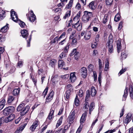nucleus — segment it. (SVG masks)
Listing matches in <instances>:
<instances>
[{"mask_svg":"<svg viewBox=\"0 0 133 133\" xmlns=\"http://www.w3.org/2000/svg\"><path fill=\"white\" fill-rule=\"evenodd\" d=\"M25 103H22L20 104L17 108V111H21L19 114H20V115L21 116H24L29 111L30 106L28 105L25 107Z\"/></svg>","mask_w":133,"mask_h":133,"instance_id":"obj_1","label":"nucleus"},{"mask_svg":"<svg viewBox=\"0 0 133 133\" xmlns=\"http://www.w3.org/2000/svg\"><path fill=\"white\" fill-rule=\"evenodd\" d=\"M32 31H31V34L28 36L29 33L28 30L26 29H23L21 31V34L22 37L25 38L27 42V46L29 47L30 46V42L31 39Z\"/></svg>","mask_w":133,"mask_h":133,"instance_id":"obj_2","label":"nucleus"},{"mask_svg":"<svg viewBox=\"0 0 133 133\" xmlns=\"http://www.w3.org/2000/svg\"><path fill=\"white\" fill-rule=\"evenodd\" d=\"M113 37L112 34H110L108 37V40L106 45L108 48V52L110 54L114 52V49L113 43Z\"/></svg>","mask_w":133,"mask_h":133,"instance_id":"obj_3","label":"nucleus"},{"mask_svg":"<svg viewBox=\"0 0 133 133\" xmlns=\"http://www.w3.org/2000/svg\"><path fill=\"white\" fill-rule=\"evenodd\" d=\"M14 110L15 108L13 106H9L8 107H6L3 110V115L5 116H7L9 115L8 116H11V115H12V116H19V115H15L14 114L12 115V113Z\"/></svg>","mask_w":133,"mask_h":133,"instance_id":"obj_4","label":"nucleus"},{"mask_svg":"<svg viewBox=\"0 0 133 133\" xmlns=\"http://www.w3.org/2000/svg\"><path fill=\"white\" fill-rule=\"evenodd\" d=\"M71 45V43L68 42L63 49V51L59 55L58 58L59 59H62L63 58L66 57L69 49V46Z\"/></svg>","mask_w":133,"mask_h":133,"instance_id":"obj_5","label":"nucleus"},{"mask_svg":"<svg viewBox=\"0 0 133 133\" xmlns=\"http://www.w3.org/2000/svg\"><path fill=\"white\" fill-rule=\"evenodd\" d=\"M93 16V14L92 12L85 11L84 14L82 17V20L84 23L88 22Z\"/></svg>","mask_w":133,"mask_h":133,"instance_id":"obj_6","label":"nucleus"},{"mask_svg":"<svg viewBox=\"0 0 133 133\" xmlns=\"http://www.w3.org/2000/svg\"><path fill=\"white\" fill-rule=\"evenodd\" d=\"M90 97V91L89 90H88L86 92V95L85 98L84 103L83 104V108L88 109L87 108V106L88 107L89 106V98Z\"/></svg>","mask_w":133,"mask_h":133,"instance_id":"obj_7","label":"nucleus"},{"mask_svg":"<svg viewBox=\"0 0 133 133\" xmlns=\"http://www.w3.org/2000/svg\"><path fill=\"white\" fill-rule=\"evenodd\" d=\"M27 18L30 22H33L36 20V16L32 10L30 11V13L28 12L26 14Z\"/></svg>","mask_w":133,"mask_h":133,"instance_id":"obj_8","label":"nucleus"},{"mask_svg":"<svg viewBox=\"0 0 133 133\" xmlns=\"http://www.w3.org/2000/svg\"><path fill=\"white\" fill-rule=\"evenodd\" d=\"M58 67L61 69H63L65 70H68V67H66V65L64 61L61 59H59L58 62Z\"/></svg>","mask_w":133,"mask_h":133,"instance_id":"obj_9","label":"nucleus"},{"mask_svg":"<svg viewBox=\"0 0 133 133\" xmlns=\"http://www.w3.org/2000/svg\"><path fill=\"white\" fill-rule=\"evenodd\" d=\"M54 94V92L53 90H51V91L49 93L46 98V102H49L53 99Z\"/></svg>","mask_w":133,"mask_h":133,"instance_id":"obj_10","label":"nucleus"},{"mask_svg":"<svg viewBox=\"0 0 133 133\" xmlns=\"http://www.w3.org/2000/svg\"><path fill=\"white\" fill-rule=\"evenodd\" d=\"M87 69L84 67H82L80 69V73L82 77L85 78L87 76Z\"/></svg>","mask_w":133,"mask_h":133,"instance_id":"obj_11","label":"nucleus"},{"mask_svg":"<svg viewBox=\"0 0 133 133\" xmlns=\"http://www.w3.org/2000/svg\"><path fill=\"white\" fill-rule=\"evenodd\" d=\"M76 73H71L70 74L69 80L71 83H73L76 80L77 77L75 75Z\"/></svg>","mask_w":133,"mask_h":133,"instance_id":"obj_12","label":"nucleus"},{"mask_svg":"<svg viewBox=\"0 0 133 133\" xmlns=\"http://www.w3.org/2000/svg\"><path fill=\"white\" fill-rule=\"evenodd\" d=\"M6 100L5 99V97H2L0 99V110L3 109L4 108V105L6 104Z\"/></svg>","mask_w":133,"mask_h":133,"instance_id":"obj_13","label":"nucleus"},{"mask_svg":"<svg viewBox=\"0 0 133 133\" xmlns=\"http://www.w3.org/2000/svg\"><path fill=\"white\" fill-rule=\"evenodd\" d=\"M58 75L57 74L53 75L51 77V81L52 83H55L58 81Z\"/></svg>","mask_w":133,"mask_h":133,"instance_id":"obj_14","label":"nucleus"},{"mask_svg":"<svg viewBox=\"0 0 133 133\" xmlns=\"http://www.w3.org/2000/svg\"><path fill=\"white\" fill-rule=\"evenodd\" d=\"M129 88L127 87V86L125 87V88L124 90V94L123 95V100L125 101L129 93Z\"/></svg>","mask_w":133,"mask_h":133,"instance_id":"obj_15","label":"nucleus"},{"mask_svg":"<svg viewBox=\"0 0 133 133\" xmlns=\"http://www.w3.org/2000/svg\"><path fill=\"white\" fill-rule=\"evenodd\" d=\"M38 121L36 119L35 121L33 123L32 125H31L30 128V129L32 131H34L36 127L38 126Z\"/></svg>","mask_w":133,"mask_h":133,"instance_id":"obj_16","label":"nucleus"},{"mask_svg":"<svg viewBox=\"0 0 133 133\" xmlns=\"http://www.w3.org/2000/svg\"><path fill=\"white\" fill-rule=\"evenodd\" d=\"M95 1L91 2L87 6L90 9L92 10L95 9L96 8V6L95 5Z\"/></svg>","mask_w":133,"mask_h":133,"instance_id":"obj_17","label":"nucleus"},{"mask_svg":"<svg viewBox=\"0 0 133 133\" xmlns=\"http://www.w3.org/2000/svg\"><path fill=\"white\" fill-rule=\"evenodd\" d=\"M95 107V103L94 102H92L90 104H89V114L90 115L91 111H92L94 109Z\"/></svg>","mask_w":133,"mask_h":133,"instance_id":"obj_18","label":"nucleus"},{"mask_svg":"<svg viewBox=\"0 0 133 133\" xmlns=\"http://www.w3.org/2000/svg\"><path fill=\"white\" fill-rule=\"evenodd\" d=\"M9 25L8 24H6L0 30V32L4 33L6 32L9 28Z\"/></svg>","mask_w":133,"mask_h":133,"instance_id":"obj_19","label":"nucleus"},{"mask_svg":"<svg viewBox=\"0 0 133 133\" xmlns=\"http://www.w3.org/2000/svg\"><path fill=\"white\" fill-rule=\"evenodd\" d=\"M91 32L89 31H87L85 32L84 36V38L85 40H88L90 38L91 35Z\"/></svg>","mask_w":133,"mask_h":133,"instance_id":"obj_20","label":"nucleus"},{"mask_svg":"<svg viewBox=\"0 0 133 133\" xmlns=\"http://www.w3.org/2000/svg\"><path fill=\"white\" fill-rule=\"evenodd\" d=\"M91 95L92 97L95 96L97 93L95 88L92 86L90 89Z\"/></svg>","mask_w":133,"mask_h":133,"instance_id":"obj_21","label":"nucleus"},{"mask_svg":"<svg viewBox=\"0 0 133 133\" xmlns=\"http://www.w3.org/2000/svg\"><path fill=\"white\" fill-rule=\"evenodd\" d=\"M15 97L12 96H9L8 98L7 103L9 105L11 104V103L14 101Z\"/></svg>","mask_w":133,"mask_h":133,"instance_id":"obj_22","label":"nucleus"},{"mask_svg":"<svg viewBox=\"0 0 133 133\" xmlns=\"http://www.w3.org/2000/svg\"><path fill=\"white\" fill-rule=\"evenodd\" d=\"M117 52L119 53L121 49L122 46L121 43V41L118 40L117 41Z\"/></svg>","mask_w":133,"mask_h":133,"instance_id":"obj_23","label":"nucleus"},{"mask_svg":"<svg viewBox=\"0 0 133 133\" xmlns=\"http://www.w3.org/2000/svg\"><path fill=\"white\" fill-rule=\"evenodd\" d=\"M73 4V0H70L68 4L66 5L65 9H71L72 7Z\"/></svg>","mask_w":133,"mask_h":133,"instance_id":"obj_24","label":"nucleus"},{"mask_svg":"<svg viewBox=\"0 0 133 133\" xmlns=\"http://www.w3.org/2000/svg\"><path fill=\"white\" fill-rule=\"evenodd\" d=\"M129 91L130 97L133 99V85L131 84L129 85Z\"/></svg>","mask_w":133,"mask_h":133,"instance_id":"obj_25","label":"nucleus"},{"mask_svg":"<svg viewBox=\"0 0 133 133\" xmlns=\"http://www.w3.org/2000/svg\"><path fill=\"white\" fill-rule=\"evenodd\" d=\"M20 91V89L19 88L18 89H15L13 91L12 94L14 95L17 96L19 95Z\"/></svg>","mask_w":133,"mask_h":133,"instance_id":"obj_26","label":"nucleus"},{"mask_svg":"<svg viewBox=\"0 0 133 133\" xmlns=\"http://www.w3.org/2000/svg\"><path fill=\"white\" fill-rule=\"evenodd\" d=\"M5 12L3 10H0V20H2L5 17Z\"/></svg>","mask_w":133,"mask_h":133,"instance_id":"obj_27","label":"nucleus"},{"mask_svg":"<svg viewBox=\"0 0 133 133\" xmlns=\"http://www.w3.org/2000/svg\"><path fill=\"white\" fill-rule=\"evenodd\" d=\"M71 91L70 90H67L66 91L65 94V97L67 99V101H68L69 99L70 96L71 94Z\"/></svg>","mask_w":133,"mask_h":133,"instance_id":"obj_28","label":"nucleus"},{"mask_svg":"<svg viewBox=\"0 0 133 133\" xmlns=\"http://www.w3.org/2000/svg\"><path fill=\"white\" fill-rule=\"evenodd\" d=\"M82 13V11H79L78 12L77 14L76 15L75 17L73 19V20L74 21H78V20L79 17H80L81 14Z\"/></svg>","mask_w":133,"mask_h":133,"instance_id":"obj_29","label":"nucleus"},{"mask_svg":"<svg viewBox=\"0 0 133 133\" xmlns=\"http://www.w3.org/2000/svg\"><path fill=\"white\" fill-rule=\"evenodd\" d=\"M11 14V17L12 18V19L14 21V22H15L17 23L18 22L19 20V19L18 18L16 19V17H15V18L13 16V13H12V11H11L10 12Z\"/></svg>","mask_w":133,"mask_h":133,"instance_id":"obj_30","label":"nucleus"},{"mask_svg":"<svg viewBox=\"0 0 133 133\" xmlns=\"http://www.w3.org/2000/svg\"><path fill=\"white\" fill-rule=\"evenodd\" d=\"M71 10L67 11L65 14V15L63 17V18L64 19H65L67 18H68L71 15Z\"/></svg>","mask_w":133,"mask_h":133,"instance_id":"obj_31","label":"nucleus"},{"mask_svg":"<svg viewBox=\"0 0 133 133\" xmlns=\"http://www.w3.org/2000/svg\"><path fill=\"white\" fill-rule=\"evenodd\" d=\"M55 110V107H52L50 110V112L48 116H52L54 115Z\"/></svg>","mask_w":133,"mask_h":133,"instance_id":"obj_32","label":"nucleus"},{"mask_svg":"<svg viewBox=\"0 0 133 133\" xmlns=\"http://www.w3.org/2000/svg\"><path fill=\"white\" fill-rule=\"evenodd\" d=\"M6 38L4 36L0 34V44H2L4 43L5 40Z\"/></svg>","mask_w":133,"mask_h":133,"instance_id":"obj_33","label":"nucleus"},{"mask_svg":"<svg viewBox=\"0 0 133 133\" xmlns=\"http://www.w3.org/2000/svg\"><path fill=\"white\" fill-rule=\"evenodd\" d=\"M113 1V0H105V2L106 5L107 6H109L112 5Z\"/></svg>","mask_w":133,"mask_h":133,"instance_id":"obj_34","label":"nucleus"},{"mask_svg":"<svg viewBox=\"0 0 133 133\" xmlns=\"http://www.w3.org/2000/svg\"><path fill=\"white\" fill-rule=\"evenodd\" d=\"M131 120V117H126L124 118L123 122L124 124H127Z\"/></svg>","mask_w":133,"mask_h":133,"instance_id":"obj_35","label":"nucleus"},{"mask_svg":"<svg viewBox=\"0 0 133 133\" xmlns=\"http://www.w3.org/2000/svg\"><path fill=\"white\" fill-rule=\"evenodd\" d=\"M62 119L63 117H61L59 118V119L58 120L57 123L56 124V128H58L61 124L62 123Z\"/></svg>","mask_w":133,"mask_h":133,"instance_id":"obj_36","label":"nucleus"},{"mask_svg":"<svg viewBox=\"0 0 133 133\" xmlns=\"http://www.w3.org/2000/svg\"><path fill=\"white\" fill-rule=\"evenodd\" d=\"M121 16L120 14H117L115 16L114 20L116 22H117L120 19Z\"/></svg>","mask_w":133,"mask_h":133,"instance_id":"obj_37","label":"nucleus"},{"mask_svg":"<svg viewBox=\"0 0 133 133\" xmlns=\"http://www.w3.org/2000/svg\"><path fill=\"white\" fill-rule=\"evenodd\" d=\"M21 28H23L25 26H26L24 22L21 21L20 19L19 20L18 22Z\"/></svg>","mask_w":133,"mask_h":133,"instance_id":"obj_38","label":"nucleus"},{"mask_svg":"<svg viewBox=\"0 0 133 133\" xmlns=\"http://www.w3.org/2000/svg\"><path fill=\"white\" fill-rule=\"evenodd\" d=\"M49 87L47 86L44 90L42 93V95L43 96V97L44 98L48 92Z\"/></svg>","mask_w":133,"mask_h":133,"instance_id":"obj_39","label":"nucleus"},{"mask_svg":"<svg viewBox=\"0 0 133 133\" xmlns=\"http://www.w3.org/2000/svg\"><path fill=\"white\" fill-rule=\"evenodd\" d=\"M58 41V37L56 36L50 42V44H55L56 42Z\"/></svg>","mask_w":133,"mask_h":133,"instance_id":"obj_40","label":"nucleus"},{"mask_svg":"<svg viewBox=\"0 0 133 133\" xmlns=\"http://www.w3.org/2000/svg\"><path fill=\"white\" fill-rule=\"evenodd\" d=\"M128 56V54H126L125 53H123L122 52L121 54V60H123V59H125L126 58L127 56Z\"/></svg>","mask_w":133,"mask_h":133,"instance_id":"obj_41","label":"nucleus"},{"mask_svg":"<svg viewBox=\"0 0 133 133\" xmlns=\"http://www.w3.org/2000/svg\"><path fill=\"white\" fill-rule=\"evenodd\" d=\"M27 125V123H24L22 125L19 127L18 128L19 130L21 132L23 129Z\"/></svg>","mask_w":133,"mask_h":133,"instance_id":"obj_42","label":"nucleus"},{"mask_svg":"<svg viewBox=\"0 0 133 133\" xmlns=\"http://www.w3.org/2000/svg\"><path fill=\"white\" fill-rule=\"evenodd\" d=\"M80 56V55L78 51H77L75 54L74 57L75 60H78Z\"/></svg>","mask_w":133,"mask_h":133,"instance_id":"obj_43","label":"nucleus"},{"mask_svg":"<svg viewBox=\"0 0 133 133\" xmlns=\"http://www.w3.org/2000/svg\"><path fill=\"white\" fill-rule=\"evenodd\" d=\"M86 120L85 117H81L80 120V122L81 124L80 125H83L82 124L85 122Z\"/></svg>","mask_w":133,"mask_h":133,"instance_id":"obj_44","label":"nucleus"},{"mask_svg":"<svg viewBox=\"0 0 133 133\" xmlns=\"http://www.w3.org/2000/svg\"><path fill=\"white\" fill-rule=\"evenodd\" d=\"M74 119V117H68V120L69 122L68 124H71V123H73Z\"/></svg>","mask_w":133,"mask_h":133,"instance_id":"obj_45","label":"nucleus"},{"mask_svg":"<svg viewBox=\"0 0 133 133\" xmlns=\"http://www.w3.org/2000/svg\"><path fill=\"white\" fill-rule=\"evenodd\" d=\"M89 106L88 107L87 106V108H88V109H85V108H83L85 110L84 112L82 114L81 116H86L88 114V112Z\"/></svg>","mask_w":133,"mask_h":133,"instance_id":"obj_46","label":"nucleus"},{"mask_svg":"<svg viewBox=\"0 0 133 133\" xmlns=\"http://www.w3.org/2000/svg\"><path fill=\"white\" fill-rule=\"evenodd\" d=\"M78 95L80 97H82L83 95V91L81 88L79 90L78 93Z\"/></svg>","mask_w":133,"mask_h":133,"instance_id":"obj_47","label":"nucleus"},{"mask_svg":"<svg viewBox=\"0 0 133 133\" xmlns=\"http://www.w3.org/2000/svg\"><path fill=\"white\" fill-rule=\"evenodd\" d=\"M72 39V43L70 42L71 44V43L72 44V45H76L77 44V38H73V39Z\"/></svg>","mask_w":133,"mask_h":133,"instance_id":"obj_48","label":"nucleus"},{"mask_svg":"<svg viewBox=\"0 0 133 133\" xmlns=\"http://www.w3.org/2000/svg\"><path fill=\"white\" fill-rule=\"evenodd\" d=\"M77 51V49H76L75 48L70 53L69 55L70 56H73L74 55H75Z\"/></svg>","mask_w":133,"mask_h":133,"instance_id":"obj_49","label":"nucleus"},{"mask_svg":"<svg viewBox=\"0 0 133 133\" xmlns=\"http://www.w3.org/2000/svg\"><path fill=\"white\" fill-rule=\"evenodd\" d=\"M94 67V65L92 64H90L88 65V69L89 71H92Z\"/></svg>","mask_w":133,"mask_h":133,"instance_id":"obj_50","label":"nucleus"},{"mask_svg":"<svg viewBox=\"0 0 133 133\" xmlns=\"http://www.w3.org/2000/svg\"><path fill=\"white\" fill-rule=\"evenodd\" d=\"M98 65L99 69V70H101L102 67V66L101 60L99 58L98 59Z\"/></svg>","mask_w":133,"mask_h":133,"instance_id":"obj_51","label":"nucleus"},{"mask_svg":"<svg viewBox=\"0 0 133 133\" xmlns=\"http://www.w3.org/2000/svg\"><path fill=\"white\" fill-rule=\"evenodd\" d=\"M75 8L76 9L79 10L81 8V5L80 3L78 2L76 4Z\"/></svg>","mask_w":133,"mask_h":133,"instance_id":"obj_52","label":"nucleus"},{"mask_svg":"<svg viewBox=\"0 0 133 133\" xmlns=\"http://www.w3.org/2000/svg\"><path fill=\"white\" fill-rule=\"evenodd\" d=\"M82 23L81 22L77 26V30L78 31H81L82 29Z\"/></svg>","mask_w":133,"mask_h":133,"instance_id":"obj_53","label":"nucleus"},{"mask_svg":"<svg viewBox=\"0 0 133 133\" xmlns=\"http://www.w3.org/2000/svg\"><path fill=\"white\" fill-rule=\"evenodd\" d=\"M23 62L22 61H18L17 63V67L21 68L23 66Z\"/></svg>","mask_w":133,"mask_h":133,"instance_id":"obj_54","label":"nucleus"},{"mask_svg":"<svg viewBox=\"0 0 133 133\" xmlns=\"http://www.w3.org/2000/svg\"><path fill=\"white\" fill-rule=\"evenodd\" d=\"M79 21H77V22L75 24H72V27L73 28H74L76 29L77 28V26H78V25L79 24Z\"/></svg>","mask_w":133,"mask_h":133,"instance_id":"obj_55","label":"nucleus"},{"mask_svg":"<svg viewBox=\"0 0 133 133\" xmlns=\"http://www.w3.org/2000/svg\"><path fill=\"white\" fill-rule=\"evenodd\" d=\"M76 33L75 31H73L71 34L69 38L70 39H72L74 38V36Z\"/></svg>","mask_w":133,"mask_h":133,"instance_id":"obj_56","label":"nucleus"},{"mask_svg":"<svg viewBox=\"0 0 133 133\" xmlns=\"http://www.w3.org/2000/svg\"><path fill=\"white\" fill-rule=\"evenodd\" d=\"M116 130L117 129L115 128L113 130H109L104 133H112L115 132Z\"/></svg>","mask_w":133,"mask_h":133,"instance_id":"obj_57","label":"nucleus"},{"mask_svg":"<svg viewBox=\"0 0 133 133\" xmlns=\"http://www.w3.org/2000/svg\"><path fill=\"white\" fill-rule=\"evenodd\" d=\"M100 37V35L99 34H97L96 35L95 41H96V42H98L99 40V38Z\"/></svg>","mask_w":133,"mask_h":133,"instance_id":"obj_58","label":"nucleus"},{"mask_svg":"<svg viewBox=\"0 0 133 133\" xmlns=\"http://www.w3.org/2000/svg\"><path fill=\"white\" fill-rule=\"evenodd\" d=\"M123 22L122 21H121L119 24V26L118 27V29L120 30L123 27L122 24Z\"/></svg>","mask_w":133,"mask_h":133,"instance_id":"obj_59","label":"nucleus"},{"mask_svg":"<svg viewBox=\"0 0 133 133\" xmlns=\"http://www.w3.org/2000/svg\"><path fill=\"white\" fill-rule=\"evenodd\" d=\"M83 127V125H80L76 132V133H80Z\"/></svg>","mask_w":133,"mask_h":133,"instance_id":"obj_60","label":"nucleus"},{"mask_svg":"<svg viewBox=\"0 0 133 133\" xmlns=\"http://www.w3.org/2000/svg\"><path fill=\"white\" fill-rule=\"evenodd\" d=\"M16 68H15V67H13L11 68L10 70L9 71V73H10L11 74H12L13 72H14L16 70Z\"/></svg>","mask_w":133,"mask_h":133,"instance_id":"obj_61","label":"nucleus"},{"mask_svg":"<svg viewBox=\"0 0 133 133\" xmlns=\"http://www.w3.org/2000/svg\"><path fill=\"white\" fill-rule=\"evenodd\" d=\"M109 62H108L107 63L105 64V67L104 68V71H107L108 69H109Z\"/></svg>","mask_w":133,"mask_h":133,"instance_id":"obj_62","label":"nucleus"},{"mask_svg":"<svg viewBox=\"0 0 133 133\" xmlns=\"http://www.w3.org/2000/svg\"><path fill=\"white\" fill-rule=\"evenodd\" d=\"M43 69L41 68L39 69L38 70V75H41L42 74L43 72Z\"/></svg>","mask_w":133,"mask_h":133,"instance_id":"obj_63","label":"nucleus"},{"mask_svg":"<svg viewBox=\"0 0 133 133\" xmlns=\"http://www.w3.org/2000/svg\"><path fill=\"white\" fill-rule=\"evenodd\" d=\"M67 87L68 89V90H70L72 91L73 90L72 86L71 84H68L67 85Z\"/></svg>","mask_w":133,"mask_h":133,"instance_id":"obj_64","label":"nucleus"}]
</instances>
